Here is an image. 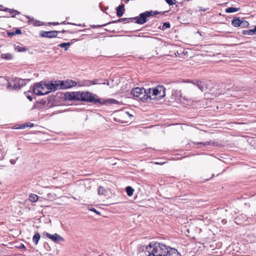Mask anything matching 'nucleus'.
Listing matches in <instances>:
<instances>
[{
    "label": "nucleus",
    "mask_w": 256,
    "mask_h": 256,
    "mask_svg": "<svg viewBox=\"0 0 256 256\" xmlns=\"http://www.w3.org/2000/svg\"><path fill=\"white\" fill-rule=\"evenodd\" d=\"M106 84H107V85H109V83H108V82L106 83Z\"/></svg>",
    "instance_id": "48"
},
{
    "label": "nucleus",
    "mask_w": 256,
    "mask_h": 256,
    "mask_svg": "<svg viewBox=\"0 0 256 256\" xmlns=\"http://www.w3.org/2000/svg\"><path fill=\"white\" fill-rule=\"evenodd\" d=\"M81 92H67L64 94L65 100H80Z\"/></svg>",
    "instance_id": "8"
},
{
    "label": "nucleus",
    "mask_w": 256,
    "mask_h": 256,
    "mask_svg": "<svg viewBox=\"0 0 256 256\" xmlns=\"http://www.w3.org/2000/svg\"><path fill=\"white\" fill-rule=\"evenodd\" d=\"M30 89L34 94L38 96L46 95L50 92V90H48L44 85L42 83L35 84Z\"/></svg>",
    "instance_id": "6"
},
{
    "label": "nucleus",
    "mask_w": 256,
    "mask_h": 256,
    "mask_svg": "<svg viewBox=\"0 0 256 256\" xmlns=\"http://www.w3.org/2000/svg\"><path fill=\"white\" fill-rule=\"evenodd\" d=\"M66 32V31H65V30H64L62 31V32Z\"/></svg>",
    "instance_id": "47"
},
{
    "label": "nucleus",
    "mask_w": 256,
    "mask_h": 256,
    "mask_svg": "<svg viewBox=\"0 0 256 256\" xmlns=\"http://www.w3.org/2000/svg\"><path fill=\"white\" fill-rule=\"evenodd\" d=\"M138 254L140 256H181L176 249L158 242H150L146 246H140Z\"/></svg>",
    "instance_id": "1"
},
{
    "label": "nucleus",
    "mask_w": 256,
    "mask_h": 256,
    "mask_svg": "<svg viewBox=\"0 0 256 256\" xmlns=\"http://www.w3.org/2000/svg\"><path fill=\"white\" fill-rule=\"evenodd\" d=\"M60 89H66L70 88L78 84V82L71 80H67L65 81H58Z\"/></svg>",
    "instance_id": "9"
},
{
    "label": "nucleus",
    "mask_w": 256,
    "mask_h": 256,
    "mask_svg": "<svg viewBox=\"0 0 256 256\" xmlns=\"http://www.w3.org/2000/svg\"><path fill=\"white\" fill-rule=\"evenodd\" d=\"M15 35L14 32H8V36H9Z\"/></svg>",
    "instance_id": "37"
},
{
    "label": "nucleus",
    "mask_w": 256,
    "mask_h": 256,
    "mask_svg": "<svg viewBox=\"0 0 256 256\" xmlns=\"http://www.w3.org/2000/svg\"><path fill=\"white\" fill-rule=\"evenodd\" d=\"M3 10L5 12H8L10 13V14H14V15L12 16H14V15L19 14V12L17 10L8 8H5Z\"/></svg>",
    "instance_id": "24"
},
{
    "label": "nucleus",
    "mask_w": 256,
    "mask_h": 256,
    "mask_svg": "<svg viewBox=\"0 0 256 256\" xmlns=\"http://www.w3.org/2000/svg\"><path fill=\"white\" fill-rule=\"evenodd\" d=\"M124 6L122 4L116 8L117 16L118 17L122 16L124 14Z\"/></svg>",
    "instance_id": "17"
},
{
    "label": "nucleus",
    "mask_w": 256,
    "mask_h": 256,
    "mask_svg": "<svg viewBox=\"0 0 256 256\" xmlns=\"http://www.w3.org/2000/svg\"><path fill=\"white\" fill-rule=\"evenodd\" d=\"M40 238V234L36 232L35 233L34 235L33 236L32 240L34 243L36 245L38 244V242Z\"/></svg>",
    "instance_id": "20"
},
{
    "label": "nucleus",
    "mask_w": 256,
    "mask_h": 256,
    "mask_svg": "<svg viewBox=\"0 0 256 256\" xmlns=\"http://www.w3.org/2000/svg\"><path fill=\"white\" fill-rule=\"evenodd\" d=\"M15 49L20 52H25L26 50L25 48L20 46H15Z\"/></svg>",
    "instance_id": "29"
},
{
    "label": "nucleus",
    "mask_w": 256,
    "mask_h": 256,
    "mask_svg": "<svg viewBox=\"0 0 256 256\" xmlns=\"http://www.w3.org/2000/svg\"><path fill=\"white\" fill-rule=\"evenodd\" d=\"M166 2L170 6H172L176 4V0H165Z\"/></svg>",
    "instance_id": "32"
},
{
    "label": "nucleus",
    "mask_w": 256,
    "mask_h": 256,
    "mask_svg": "<svg viewBox=\"0 0 256 256\" xmlns=\"http://www.w3.org/2000/svg\"><path fill=\"white\" fill-rule=\"evenodd\" d=\"M106 192V190L102 186H100L98 188V194L99 195H104Z\"/></svg>",
    "instance_id": "25"
},
{
    "label": "nucleus",
    "mask_w": 256,
    "mask_h": 256,
    "mask_svg": "<svg viewBox=\"0 0 256 256\" xmlns=\"http://www.w3.org/2000/svg\"><path fill=\"white\" fill-rule=\"evenodd\" d=\"M130 18H120L116 20H113L112 22H110L108 23L103 24L102 25H94L92 26V27L94 28H97L104 26H106L108 24H114V23H117V22H124L126 24V23L130 22Z\"/></svg>",
    "instance_id": "13"
},
{
    "label": "nucleus",
    "mask_w": 256,
    "mask_h": 256,
    "mask_svg": "<svg viewBox=\"0 0 256 256\" xmlns=\"http://www.w3.org/2000/svg\"><path fill=\"white\" fill-rule=\"evenodd\" d=\"M242 20L240 18H234L232 21V24L235 27L240 26Z\"/></svg>",
    "instance_id": "19"
},
{
    "label": "nucleus",
    "mask_w": 256,
    "mask_h": 256,
    "mask_svg": "<svg viewBox=\"0 0 256 256\" xmlns=\"http://www.w3.org/2000/svg\"><path fill=\"white\" fill-rule=\"evenodd\" d=\"M242 34L244 35H256V26L252 30L250 29L247 30H243Z\"/></svg>",
    "instance_id": "18"
},
{
    "label": "nucleus",
    "mask_w": 256,
    "mask_h": 256,
    "mask_svg": "<svg viewBox=\"0 0 256 256\" xmlns=\"http://www.w3.org/2000/svg\"><path fill=\"white\" fill-rule=\"evenodd\" d=\"M44 234L56 243L59 244L64 242V239L58 234H51L47 232H44Z\"/></svg>",
    "instance_id": "10"
},
{
    "label": "nucleus",
    "mask_w": 256,
    "mask_h": 256,
    "mask_svg": "<svg viewBox=\"0 0 256 256\" xmlns=\"http://www.w3.org/2000/svg\"><path fill=\"white\" fill-rule=\"evenodd\" d=\"M29 80H23L21 78H16L14 80V88L15 89H20L22 87L26 85V82Z\"/></svg>",
    "instance_id": "14"
},
{
    "label": "nucleus",
    "mask_w": 256,
    "mask_h": 256,
    "mask_svg": "<svg viewBox=\"0 0 256 256\" xmlns=\"http://www.w3.org/2000/svg\"><path fill=\"white\" fill-rule=\"evenodd\" d=\"M60 32L59 31H41L40 34V36L42 38H56L58 36V34Z\"/></svg>",
    "instance_id": "12"
},
{
    "label": "nucleus",
    "mask_w": 256,
    "mask_h": 256,
    "mask_svg": "<svg viewBox=\"0 0 256 256\" xmlns=\"http://www.w3.org/2000/svg\"><path fill=\"white\" fill-rule=\"evenodd\" d=\"M4 154L2 153H0V160H2L4 158Z\"/></svg>",
    "instance_id": "38"
},
{
    "label": "nucleus",
    "mask_w": 256,
    "mask_h": 256,
    "mask_svg": "<svg viewBox=\"0 0 256 256\" xmlns=\"http://www.w3.org/2000/svg\"><path fill=\"white\" fill-rule=\"evenodd\" d=\"M80 101L94 104H102L100 99L96 94L89 92H81Z\"/></svg>",
    "instance_id": "4"
},
{
    "label": "nucleus",
    "mask_w": 256,
    "mask_h": 256,
    "mask_svg": "<svg viewBox=\"0 0 256 256\" xmlns=\"http://www.w3.org/2000/svg\"><path fill=\"white\" fill-rule=\"evenodd\" d=\"M20 248H26L25 246L23 244H22L21 246H20Z\"/></svg>",
    "instance_id": "42"
},
{
    "label": "nucleus",
    "mask_w": 256,
    "mask_h": 256,
    "mask_svg": "<svg viewBox=\"0 0 256 256\" xmlns=\"http://www.w3.org/2000/svg\"><path fill=\"white\" fill-rule=\"evenodd\" d=\"M148 100H159L166 96V88L162 86L158 85L154 88H148Z\"/></svg>",
    "instance_id": "2"
},
{
    "label": "nucleus",
    "mask_w": 256,
    "mask_h": 256,
    "mask_svg": "<svg viewBox=\"0 0 256 256\" xmlns=\"http://www.w3.org/2000/svg\"><path fill=\"white\" fill-rule=\"evenodd\" d=\"M67 24H69L77 25V26H82V24H75L70 23V22H68Z\"/></svg>",
    "instance_id": "40"
},
{
    "label": "nucleus",
    "mask_w": 256,
    "mask_h": 256,
    "mask_svg": "<svg viewBox=\"0 0 256 256\" xmlns=\"http://www.w3.org/2000/svg\"><path fill=\"white\" fill-rule=\"evenodd\" d=\"M240 10V8H233V7H228L226 8L225 10V12L226 13H232L238 11Z\"/></svg>",
    "instance_id": "21"
},
{
    "label": "nucleus",
    "mask_w": 256,
    "mask_h": 256,
    "mask_svg": "<svg viewBox=\"0 0 256 256\" xmlns=\"http://www.w3.org/2000/svg\"><path fill=\"white\" fill-rule=\"evenodd\" d=\"M29 200L32 202H36L38 200V196L36 194H32L29 196Z\"/></svg>",
    "instance_id": "26"
},
{
    "label": "nucleus",
    "mask_w": 256,
    "mask_h": 256,
    "mask_svg": "<svg viewBox=\"0 0 256 256\" xmlns=\"http://www.w3.org/2000/svg\"><path fill=\"white\" fill-rule=\"evenodd\" d=\"M72 43L70 42H64L58 45V46L62 48H64L65 50H67L68 49V46H70L71 45Z\"/></svg>",
    "instance_id": "22"
},
{
    "label": "nucleus",
    "mask_w": 256,
    "mask_h": 256,
    "mask_svg": "<svg viewBox=\"0 0 256 256\" xmlns=\"http://www.w3.org/2000/svg\"><path fill=\"white\" fill-rule=\"evenodd\" d=\"M164 14V12H159L157 11H146L140 14L138 16L130 18V22H132V20H136V23L140 24H143L147 21L146 18L152 16L156 15L158 14Z\"/></svg>",
    "instance_id": "3"
},
{
    "label": "nucleus",
    "mask_w": 256,
    "mask_h": 256,
    "mask_svg": "<svg viewBox=\"0 0 256 256\" xmlns=\"http://www.w3.org/2000/svg\"><path fill=\"white\" fill-rule=\"evenodd\" d=\"M226 222L224 220H222V222L224 223V222Z\"/></svg>",
    "instance_id": "45"
},
{
    "label": "nucleus",
    "mask_w": 256,
    "mask_h": 256,
    "mask_svg": "<svg viewBox=\"0 0 256 256\" xmlns=\"http://www.w3.org/2000/svg\"><path fill=\"white\" fill-rule=\"evenodd\" d=\"M10 162L12 164H14L16 162V160H10Z\"/></svg>",
    "instance_id": "39"
},
{
    "label": "nucleus",
    "mask_w": 256,
    "mask_h": 256,
    "mask_svg": "<svg viewBox=\"0 0 256 256\" xmlns=\"http://www.w3.org/2000/svg\"><path fill=\"white\" fill-rule=\"evenodd\" d=\"M90 210L91 211H92V212H94L96 213L97 214H100V212H98V210H96L95 208H92V209H90Z\"/></svg>",
    "instance_id": "36"
},
{
    "label": "nucleus",
    "mask_w": 256,
    "mask_h": 256,
    "mask_svg": "<svg viewBox=\"0 0 256 256\" xmlns=\"http://www.w3.org/2000/svg\"><path fill=\"white\" fill-rule=\"evenodd\" d=\"M126 194H127L128 196H132L134 192V190L131 186H128L126 188Z\"/></svg>",
    "instance_id": "23"
},
{
    "label": "nucleus",
    "mask_w": 256,
    "mask_h": 256,
    "mask_svg": "<svg viewBox=\"0 0 256 256\" xmlns=\"http://www.w3.org/2000/svg\"><path fill=\"white\" fill-rule=\"evenodd\" d=\"M66 32L70 33V34H72L74 32H70V30H68V31H66Z\"/></svg>",
    "instance_id": "44"
},
{
    "label": "nucleus",
    "mask_w": 256,
    "mask_h": 256,
    "mask_svg": "<svg viewBox=\"0 0 256 256\" xmlns=\"http://www.w3.org/2000/svg\"><path fill=\"white\" fill-rule=\"evenodd\" d=\"M131 94L134 98H140L143 102L148 100V90L144 88H135L131 90Z\"/></svg>",
    "instance_id": "5"
},
{
    "label": "nucleus",
    "mask_w": 256,
    "mask_h": 256,
    "mask_svg": "<svg viewBox=\"0 0 256 256\" xmlns=\"http://www.w3.org/2000/svg\"><path fill=\"white\" fill-rule=\"evenodd\" d=\"M124 114L130 117L132 116V114H130L128 112H125Z\"/></svg>",
    "instance_id": "41"
},
{
    "label": "nucleus",
    "mask_w": 256,
    "mask_h": 256,
    "mask_svg": "<svg viewBox=\"0 0 256 256\" xmlns=\"http://www.w3.org/2000/svg\"><path fill=\"white\" fill-rule=\"evenodd\" d=\"M26 96L27 98L30 100V101H32V97L31 96L28 94V93H26Z\"/></svg>",
    "instance_id": "35"
},
{
    "label": "nucleus",
    "mask_w": 256,
    "mask_h": 256,
    "mask_svg": "<svg viewBox=\"0 0 256 256\" xmlns=\"http://www.w3.org/2000/svg\"><path fill=\"white\" fill-rule=\"evenodd\" d=\"M34 126V124H32V123H30V122H28V123H26V124H23L20 127V128H24L26 127H30V128H32Z\"/></svg>",
    "instance_id": "28"
},
{
    "label": "nucleus",
    "mask_w": 256,
    "mask_h": 256,
    "mask_svg": "<svg viewBox=\"0 0 256 256\" xmlns=\"http://www.w3.org/2000/svg\"><path fill=\"white\" fill-rule=\"evenodd\" d=\"M100 84H105L106 83L105 82H99V80L98 79L92 80H85L78 82V86H89L91 85Z\"/></svg>",
    "instance_id": "7"
},
{
    "label": "nucleus",
    "mask_w": 256,
    "mask_h": 256,
    "mask_svg": "<svg viewBox=\"0 0 256 256\" xmlns=\"http://www.w3.org/2000/svg\"><path fill=\"white\" fill-rule=\"evenodd\" d=\"M44 86L46 87L48 90H50V92L53 90L54 91L57 89H60V83H54L48 82L44 84Z\"/></svg>",
    "instance_id": "15"
},
{
    "label": "nucleus",
    "mask_w": 256,
    "mask_h": 256,
    "mask_svg": "<svg viewBox=\"0 0 256 256\" xmlns=\"http://www.w3.org/2000/svg\"><path fill=\"white\" fill-rule=\"evenodd\" d=\"M0 6L2 7V5H0Z\"/></svg>",
    "instance_id": "49"
},
{
    "label": "nucleus",
    "mask_w": 256,
    "mask_h": 256,
    "mask_svg": "<svg viewBox=\"0 0 256 256\" xmlns=\"http://www.w3.org/2000/svg\"><path fill=\"white\" fill-rule=\"evenodd\" d=\"M14 33L15 35L20 34H22V31L20 28H16Z\"/></svg>",
    "instance_id": "33"
},
{
    "label": "nucleus",
    "mask_w": 256,
    "mask_h": 256,
    "mask_svg": "<svg viewBox=\"0 0 256 256\" xmlns=\"http://www.w3.org/2000/svg\"><path fill=\"white\" fill-rule=\"evenodd\" d=\"M170 24L168 22H166L163 23V25L162 26V29L164 30L168 28H170Z\"/></svg>",
    "instance_id": "30"
},
{
    "label": "nucleus",
    "mask_w": 256,
    "mask_h": 256,
    "mask_svg": "<svg viewBox=\"0 0 256 256\" xmlns=\"http://www.w3.org/2000/svg\"><path fill=\"white\" fill-rule=\"evenodd\" d=\"M249 25V23L246 20H242V24H240V26L242 28H246Z\"/></svg>",
    "instance_id": "31"
},
{
    "label": "nucleus",
    "mask_w": 256,
    "mask_h": 256,
    "mask_svg": "<svg viewBox=\"0 0 256 256\" xmlns=\"http://www.w3.org/2000/svg\"><path fill=\"white\" fill-rule=\"evenodd\" d=\"M29 22H30V24H33L34 26H38L41 25L40 21L34 20V18H32V20L29 21Z\"/></svg>",
    "instance_id": "27"
},
{
    "label": "nucleus",
    "mask_w": 256,
    "mask_h": 256,
    "mask_svg": "<svg viewBox=\"0 0 256 256\" xmlns=\"http://www.w3.org/2000/svg\"><path fill=\"white\" fill-rule=\"evenodd\" d=\"M192 84L196 86L201 92L206 91L208 89V82L206 81L196 80L192 82Z\"/></svg>",
    "instance_id": "11"
},
{
    "label": "nucleus",
    "mask_w": 256,
    "mask_h": 256,
    "mask_svg": "<svg viewBox=\"0 0 256 256\" xmlns=\"http://www.w3.org/2000/svg\"><path fill=\"white\" fill-rule=\"evenodd\" d=\"M26 18H28L29 20H30V17L29 16H26Z\"/></svg>",
    "instance_id": "46"
},
{
    "label": "nucleus",
    "mask_w": 256,
    "mask_h": 256,
    "mask_svg": "<svg viewBox=\"0 0 256 256\" xmlns=\"http://www.w3.org/2000/svg\"><path fill=\"white\" fill-rule=\"evenodd\" d=\"M4 58L6 59H10L12 58V55L10 54H6L5 55Z\"/></svg>",
    "instance_id": "34"
},
{
    "label": "nucleus",
    "mask_w": 256,
    "mask_h": 256,
    "mask_svg": "<svg viewBox=\"0 0 256 256\" xmlns=\"http://www.w3.org/2000/svg\"><path fill=\"white\" fill-rule=\"evenodd\" d=\"M193 144H194L198 145L197 146H194V148H200L202 146H216L215 142L214 141H212V140L206 141L205 142H194Z\"/></svg>",
    "instance_id": "16"
},
{
    "label": "nucleus",
    "mask_w": 256,
    "mask_h": 256,
    "mask_svg": "<svg viewBox=\"0 0 256 256\" xmlns=\"http://www.w3.org/2000/svg\"><path fill=\"white\" fill-rule=\"evenodd\" d=\"M52 24L53 25H58V24H59L58 22H52Z\"/></svg>",
    "instance_id": "43"
}]
</instances>
